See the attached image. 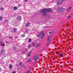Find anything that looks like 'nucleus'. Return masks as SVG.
Here are the masks:
<instances>
[{"label":"nucleus","instance_id":"f257e3e1","mask_svg":"<svg viewBox=\"0 0 73 73\" xmlns=\"http://www.w3.org/2000/svg\"><path fill=\"white\" fill-rule=\"evenodd\" d=\"M51 11H52V9L50 8H45L41 10L40 12L42 13L43 16H46L47 15L46 12H50Z\"/></svg>","mask_w":73,"mask_h":73},{"label":"nucleus","instance_id":"f03ea898","mask_svg":"<svg viewBox=\"0 0 73 73\" xmlns=\"http://www.w3.org/2000/svg\"><path fill=\"white\" fill-rule=\"evenodd\" d=\"M58 9L59 12H63L64 11V8L60 7H59L58 8Z\"/></svg>","mask_w":73,"mask_h":73},{"label":"nucleus","instance_id":"7ed1b4c3","mask_svg":"<svg viewBox=\"0 0 73 73\" xmlns=\"http://www.w3.org/2000/svg\"><path fill=\"white\" fill-rule=\"evenodd\" d=\"M38 57L37 55H35L33 56V58L35 60V62H36L38 59Z\"/></svg>","mask_w":73,"mask_h":73},{"label":"nucleus","instance_id":"20e7f679","mask_svg":"<svg viewBox=\"0 0 73 73\" xmlns=\"http://www.w3.org/2000/svg\"><path fill=\"white\" fill-rule=\"evenodd\" d=\"M63 1V0H58L56 2L57 4H61L62 3Z\"/></svg>","mask_w":73,"mask_h":73},{"label":"nucleus","instance_id":"39448f33","mask_svg":"<svg viewBox=\"0 0 73 73\" xmlns=\"http://www.w3.org/2000/svg\"><path fill=\"white\" fill-rule=\"evenodd\" d=\"M17 19L19 21H21V20L22 19V17L20 16H18L17 17Z\"/></svg>","mask_w":73,"mask_h":73},{"label":"nucleus","instance_id":"423d86ee","mask_svg":"<svg viewBox=\"0 0 73 73\" xmlns=\"http://www.w3.org/2000/svg\"><path fill=\"white\" fill-rule=\"evenodd\" d=\"M50 36H49L47 39V41L50 42Z\"/></svg>","mask_w":73,"mask_h":73},{"label":"nucleus","instance_id":"0eeeda50","mask_svg":"<svg viewBox=\"0 0 73 73\" xmlns=\"http://www.w3.org/2000/svg\"><path fill=\"white\" fill-rule=\"evenodd\" d=\"M13 9L14 11H16L17 9V7L16 6H15L13 7Z\"/></svg>","mask_w":73,"mask_h":73},{"label":"nucleus","instance_id":"6e6552de","mask_svg":"<svg viewBox=\"0 0 73 73\" xmlns=\"http://www.w3.org/2000/svg\"><path fill=\"white\" fill-rule=\"evenodd\" d=\"M72 16H73V14H71V15H70L68 16V18L69 19V18H70Z\"/></svg>","mask_w":73,"mask_h":73},{"label":"nucleus","instance_id":"1a4fd4ad","mask_svg":"<svg viewBox=\"0 0 73 73\" xmlns=\"http://www.w3.org/2000/svg\"><path fill=\"white\" fill-rule=\"evenodd\" d=\"M71 8H72V7H69V8H68L67 9H66L67 11H70V10L71 9Z\"/></svg>","mask_w":73,"mask_h":73},{"label":"nucleus","instance_id":"9d476101","mask_svg":"<svg viewBox=\"0 0 73 73\" xmlns=\"http://www.w3.org/2000/svg\"><path fill=\"white\" fill-rule=\"evenodd\" d=\"M13 30L14 31L15 33H16V32H17V29L16 28H14L13 29Z\"/></svg>","mask_w":73,"mask_h":73},{"label":"nucleus","instance_id":"9b49d317","mask_svg":"<svg viewBox=\"0 0 73 73\" xmlns=\"http://www.w3.org/2000/svg\"><path fill=\"white\" fill-rule=\"evenodd\" d=\"M40 46H41L40 44H36V48H38V47Z\"/></svg>","mask_w":73,"mask_h":73},{"label":"nucleus","instance_id":"f8f14e48","mask_svg":"<svg viewBox=\"0 0 73 73\" xmlns=\"http://www.w3.org/2000/svg\"><path fill=\"white\" fill-rule=\"evenodd\" d=\"M45 34L44 33L43 34L42 36V39H43V38H44V37L45 36Z\"/></svg>","mask_w":73,"mask_h":73},{"label":"nucleus","instance_id":"ddd939ff","mask_svg":"<svg viewBox=\"0 0 73 73\" xmlns=\"http://www.w3.org/2000/svg\"><path fill=\"white\" fill-rule=\"evenodd\" d=\"M29 25H30L29 23H27L26 25V27H28L29 26Z\"/></svg>","mask_w":73,"mask_h":73},{"label":"nucleus","instance_id":"4468645a","mask_svg":"<svg viewBox=\"0 0 73 73\" xmlns=\"http://www.w3.org/2000/svg\"><path fill=\"white\" fill-rule=\"evenodd\" d=\"M43 33V32H41V34H40L39 35H38V37H41V35Z\"/></svg>","mask_w":73,"mask_h":73},{"label":"nucleus","instance_id":"2eb2a0df","mask_svg":"<svg viewBox=\"0 0 73 73\" xmlns=\"http://www.w3.org/2000/svg\"><path fill=\"white\" fill-rule=\"evenodd\" d=\"M28 31H29V30H27L25 32H24V33L25 34H27V33H28Z\"/></svg>","mask_w":73,"mask_h":73},{"label":"nucleus","instance_id":"dca6fc26","mask_svg":"<svg viewBox=\"0 0 73 73\" xmlns=\"http://www.w3.org/2000/svg\"><path fill=\"white\" fill-rule=\"evenodd\" d=\"M22 68H24L25 69V66L24 65L22 64L21 65Z\"/></svg>","mask_w":73,"mask_h":73},{"label":"nucleus","instance_id":"f3484780","mask_svg":"<svg viewBox=\"0 0 73 73\" xmlns=\"http://www.w3.org/2000/svg\"><path fill=\"white\" fill-rule=\"evenodd\" d=\"M31 53H32L31 51L29 52V54L28 55V57H29V56H30V55Z\"/></svg>","mask_w":73,"mask_h":73},{"label":"nucleus","instance_id":"a211bd4d","mask_svg":"<svg viewBox=\"0 0 73 73\" xmlns=\"http://www.w3.org/2000/svg\"><path fill=\"white\" fill-rule=\"evenodd\" d=\"M10 69H12V65L11 64H10L9 65V67Z\"/></svg>","mask_w":73,"mask_h":73},{"label":"nucleus","instance_id":"6ab92c4d","mask_svg":"<svg viewBox=\"0 0 73 73\" xmlns=\"http://www.w3.org/2000/svg\"><path fill=\"white\" fill-rule=\"evenodd\" d=\"M31 59H29L28 60L27 62H31Z\"/></svg>","mask_w":73,"mask_h":73},{"label":"nucleus","instance_id":"aec40b11","mask_svg":"<svg viewBox=\"0 0 73 73\" xmlns=\"http://www.w3.org/2000/svg\"><path fill=\"white\" fill-rule=\"evenodd\" d=\"M25 34H24V35H21V37H25Z\"/></svg>","mask_w":73,"mask_h":73},{"label":"nucleus","instance_id":"412c9836","mask_svg":"<svg viewBox=\"0 0 73 73\" xmlns=\"http://www.w3.org/2000/svg\"><path fill=\"white\" fill-rule=\"evenodd\" d=\"M28 48H31L32 47V46H31L30 45H29L27 46Z\"/></svg>","mask_w":73,"mask_h":73},{"label":"nucleus","instance_id":"4be33fe9","mask_svg":"<svg viewBox=\"0 0 73 73\" xmlns=\"http://www.w3.org/2000/svg\"><path fill=\"white\" fill-rule=\"evenodd\" d=\"M1 45L2 46H5V44H1Z\"/></svg>","mask_w":73,"mask_h":73},{"label":"nucleus","instance_id":"5701e85b","mask_svg":"<svg viewBox=\"0 0 73 73\" xmlns=\"http://www.w3.org/2000/svg\"><path fill=\"white\" fill-rule=\"evenodd\" d=\"M17 49V48H16V47H14L13 48V49L14 50H16Z\"/></svg>","mask_w":73,"mask_h":73},{"label":"nucleus","instance_id":"b1692460","mask_svg":"<svg viewBox=\"0 0 73 73\" xmlns=\"http://www.w3.org/2000/svg\"><path fill=\"white\" fill-rule=\"evenodd\" d=\"M50 42L47 41V42H46V44H47V45H49V43Z\"/></svg>","mask_w":73,"mask_h":73},{"label":"nucleus","instance_id":"393cba45","mask_svg":"<svg viewBox=\"0 0 73 73\" xmlns=\"http://www.w3.org/2000/svg\"><path fill=\"white\" fill-rule=\"evenodd\" d=\"M31 41H32V40L31 39H30L29 40V42H30Z\"/></svg>","mask_w":73,"mask_h":73},{"label":"nucleus","instance_id":"a878e982","mask_svg":"<svg viewBox=\"0 0 73 73\" xmlns=\"http://www.w3.org/2000/svg\"><path fill=\"white\" fill-rule=\"evenodd\" d=\"M1 53H3L4 52V50H3L1 52Z\"/></svg>","mask_w":73,"mask_h":73},{"label":"nucleus","instance_id":"bb28decb","mask_svg":"<svg viewBox=\"0 0 73 73\" xmlns=\"http://www.w3.org/2000/svg\"><path fill=\"white\" fill-rule=\"evenodd\" d=\"M2 17H0V21L1 20H2Z\"/></svg>","mask_w":73,"mask_h":73},{"label":"nucleus","instance_id":"cd10ccee","mask_svg":"<svg viewBox=\"0 0 73 73\" xmlns=\"http://www.w3.org/2000/svg\"><path fill=\"white\" fill-rule=\"evenodd\" d=\"M52 32H49V33L50 35H52Z\"/></svg>","mask_w":73,"mask_h":73},{"label":"nucleus","instance_id":"c85d7f7f","mask_svg":"<svg viewBox=\"0 0 73 73\" xmlns=\"http://www.w3.org/2000/svg\"><path fill=\"white\" fill-rule=\"evenodd\" d=\"M35 43H33V46H35Z\"/></svg>","mask_w":73,"mask_h":73},{"label":"nucleus","instance_id":"c756f323","mask_svg":"<svg viewBox=\"0 0 73 73\" xmlns=\"http://www.w3.org/2000/svg\"><path fill=\"white\" fill-rule=\"evenodd\" d=\"M5 22H7V19H5Z\"/></svg>","mask_w":73,"mask_h":73},{"label":"nucleus","instance_id":"7c9ffc66","mask_svg":"<svg viewBox=\"0 0 73 73\" xmlns=\"http://www.w3.org/2000/svg\"><path fill=\"white\" fill-rule=\"evenodd\" d=\"M1 10H3V7H1Z\"/></svg>","mask_w":73,"mask_h":73},{"label":"nucleus","instance_id":"2f4dec72","mask_svg":"<svg viewBox=\"0 0 73 73\" xmlns=\"http://www.w3.org/2000/svg\"><path fill=\"white\" fill-rule=\"evenodd\" d=\"M26 51H28V49L27 48H26Z\"/></svg>","mask_w":73,"mask_h":73},{"label":"nucleus","instance_id":"473e14b6","mask_svg":"<svg viewBox=\"0 0 73 73\" xmlns=\"http://www.w3.org/2000/svg\"><path fill=\"white\" fill-rule=\"evenodd\" d=\"M60 56H62H62H63V55L62 54H60Z\"/></svg>","mask_w":73,"mask_h":73},{"label":"nucleus","instance_id":"72a5a7b5","mask_svg":"<svg viewBox=\"0 0 73 73\" xmlns=\"http://www.w3.org/2000/svg\"><path fill=\"white\" fill-rule=\"evenodd\" d=\"M22 53H24V54H25V52H22Z\"/></svg>","mask_w":73,"mask_h":73},{"label":"nucleus","instance_id":"f704fd0d","mask_svg":"<svg viewBox=\"0 0 73 73\" xmlns=\"http://www.w3.org/2000/svg\"><path fill=\"white\" fill-rule=\"evenodd\" d=\"M29 73V70L28 71V72H27L26 73Z\"/></svg>","mask_w":73,"mask_h":73},{"label":"nucleus","instance_id":"c9c22d12","mask_svg":"<svg viewBox=\"0 0 73 73\" xmlns=\"http://www.w3.org/2000/svg\"><path fill=\"white\" fill-rule=\"evenodd\" d=\"M56 54H58V52H56Z\"/></svg>","mask_w":73,"mask_h":73},{"label":"nucleus","instance_id":"e433bc0d","mask_svg":"<svg viewBox=\"0 0 73 73\" xmlns=\"http://www.w3.org/2000/svg\"><path fill=\"white\" fill-rule=\"evenodd\" d=\"M25 1L26 2H27V1H28V0H25Z\"/></svg>","mask_w":73,"mask_h":73},{"label":"nucleus","instance_id":"4c0bfd02","mask_svg":"<svg viewBox=\"0 0 73 73\" xmlns=\"http://www.w3.org/2000/svg\"><path fill=\"white\" fill-rule=\"evenodd\" d=\"M22 63L21 62H20L19 63V65H21V63Z\"/></svg>","mask_w":73,"mask_h":73},{"label":"nucleus","instance_id":"58836bf2","mask_svg":"<svg viewBox=\"0 0 73 73\" xmlns=\"http://www.w3.org/2000/svg\"><path fill=\"white\" fill-rule=\"evenodd\" d=\"M9 38H12V37L11 36H9Z\"/></svg>","mask_w":73,"mask_h":73},{"label":"nucleus","instance_id":"ea45409f","mask_svg":"<svg viewBox=\"0 0 73 73\" xmlns=\"http://www.w3.org/2000/svg\"><path fill=\"white\" fill-rule=\"evenodd\" d=\"M9 42H5V43H8Z\"/></svg>","mask_w":73,"mask_h":73},{"label":"nucleus","instance_id":"a19ab883","mask_svg":"<svg viewBox=\"0 0 73 73\" xmlns=\"http://www.w3.org/2000/svg\"><path fill=\"white\" fill-rule=\"evenodd\" d=\"M12 73H16V72H12Z\"/></svg>","mask_w":73,"mask_h":73},{"label":"nucleus","instance_id":"79ce46f5","mask_svg":"<svg viewBox=\"0 0 73 73\" xmlns=\"http://www.w3.org/2000/svg\"><path fill=\"white\" fill-rule=\"evenodd\" d=\"M1 69V68H0V70Z\"/></svg>","mask_w":73,"mask_h":73}]
</instances>
